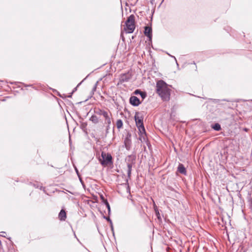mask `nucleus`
<instances>
[{"mask_svg": "<svg viewBox=\"0 0 252 252\" xmlns=\"http://www.w3.org/2000/svg\"><path fill=\"white\" fill-rule=\"evenodd\" d=\"M170 91L169 86L163 80H159L157 82V93L163 101L170 99Z\"/></svg>", "mask_w": 252, "mask_h": 252, "instance_id": "f257e3e1", "label": "nucleus"}, {"mask_svg": "<svg viewBox=\"0 0 252 252\" xmlns=\"http://www.w3.org/2000/svg\"><path fill=\"white\" fill-rule=\"evenodd\" d=\"M135 121L137 126L138 127L141 135L139 137V139L141 141L146 140V131L143 124V118L142 117L138 116L137 114L135 116Z\"/></svg>", "mask_w": 252, "mask_h": 252, "instance_id": "f03ea898", "label": "nucleus"}, {"mask_svg": "<svg viewBox=\"0 0 252 252\" xmlns=\"http://www.w3.org/2000/svg\"><path fill=\"white\" fill-rule=\"evenodd\" d=\"M135 29V17L133 15L129 16L126 22L125 31L126 33H130L133 32Z\"/></svg>", "mask_w": 252, "mask_h": 252, "instance_id": "7ed1b4c3", "label": "nucleus"}, {"mask_svg": "<svg viewBox=\"0 0 252 252\" xmlns=\"http://www.w3.org/2000/svg\"><path fill=\"white\" fill-rule=\"evenodd\" d=\"M101 157L102 160L101 159L99 160L102 165L106 166L112 164V158L110 154L102 152Z\"/></svg>", "mask_w": 252, "mask_h": 252, "instance_id": "20e7f679", "label": "nucleus"}, {"mask_svg": "<svg viewBox=\"0 0 252 252\" xmlns=\"http://www.w3.org/2000/svg\"><path fill=\"white\" fill-rule=\"evenodd\" d=\"M135 157L134 156H129L128 157L127 160L128 162L127 163V174L129 178H130L131 175V173L132 171V168L134 164H135Z\"/></svg>", "mask_w": 252, "mask_h": 252, "instance_id": "39448f33", "label": "nucleus"}, {"mask_svg": "<svg viewBox=\"0 0 252 252\" xmlns=\"http://www.w3.org/2000/svg\"><path fill=\"white\" fill-rule=\"evenodd\" d=\"M105 118V123L108 125V126H109L111 123V113L109 111H105L102 114V115Z\"/></svg>", "mask_w": 252, "mask_h": 252, "instance_id": "423d86ee", "label": "nucleus"}, {"mask_svg": "<svg viewBox=\"0 0 252 252\" xmlns=\"http://www.w3.org/2000/svg\"><path fill=\"white\" fill-rule=\"evenodd\" d=\"M131 78V74L129 72L122 74L120 75V80L121 82L128 81Z\"/></svg>", "mask_w": 252, "mask_h": 252, "instance_id": "0eeeda50", "label": "nucleus"}, {"mask_svg": "<svg viewBox=\"0 0 252 252\" xmlns=\"http://www.w3.org/2000/svg\"><path fill=\"white\" fill-rule=\"evenodd\" d=\"M118 192L124 197L131 199V195L130 190H119Z\"/></svg>", "mask_w": 252, "mask_h": 252, "instance_id": "6e6552de", "label": "nucleus"}, {"mask_svg": "<svg viewBox=\"0 0 252 252\" xmlns=\"http://www.w3.org/2000/svg\"><path fill=\"white\" fill-rule=\"evenodd\" d=\"M129 102L131 105L137 106L140 104L139 99L135 96H132L130 97Z\"/></svg>", "mask_w": 252, "mask_h": 252, "instance_id": "1a4fd4ad", "label": "nucleus"}, {"mask_svg": "<svg viewBox=\"0 0 252 252\" xmlns=\"http://www.w3.org/2000/svg\"><path fill=\"white\" fill-rule=\"evenodd\" d=\"M144 34L146 36L148 37L150 40H151L152 37V28L148 26L145 27Z\"/></svg>", "mask_w": 252, "mask_h": 252, "instance_id": "9d476101", "label": "nucleus"}, {"mask_svg": "<svg viewBox=\"0 0 252 252\" xmlns=\"http://www.w3.org/2000/svg\"><path fill=\"white\" fill-rule=\"evenodd\" d=\"M59 218L61 220H65L66 218V212L63 209H62L59 213Z\"/></svg>", "mask_w": 252, "mask_h": 252, "instance_id": "9b49d317", "label": "nucleus"}, {"mask_svg": "<svg viewBox=\"0 0 252 252\" xmlns=\"http://www.w3.org/2000/svg\"><path fill=\"white\" fill-rule=\"evenodd\" d=\"M178 171L182 174H186V169L184 165L182 164H179L178 167Z\"/></svg>", "mask_w": 252, "mask_h": 252, "instance_id": "f8f14e48", "label": "nucleus"}, {"mask_svg": "<svg viewBox=\"0 0 252 252\" xmlns=\"http://www.w3.org/2000/svg\"><path fill=\"white\" fill-rule=\"evenodd\" d=\"M135 94L140 95L142 99H144L146 96V94L145 92H143L139 90H136L134 91Z\"/></svg>", "mask_w": 252, "mask_h": 252, "instance_id": "ddd939ff", "label": "nucleus"}, {"mask_svg": "<svg viewBox=\"0 0 252 252\" xmlns=\"http://www.w3.org/2000/svg\"><path fill=\"white\" fill-rule=\"evenodd\" d=\"M32 188H34L36 189H42L41 184L40 183L37 182H34L32 184H31Z\"/></svg>", "mask_w": 252, "mask_h": 252, "instance_id": "4468645a", "label": "nucleus"}, {"mask_svg": "<svg viewBox=\"0 0 252 252\" xmlns=\"http://www.w3.org/2000/svg\"><path fill=\"white\" fill-rule=\"evenodd\" d=\"M90 120L94 124H97L98 123V119L95 115H93L90 119Z\"/></svg>", "mask_w": 252, "mask_h": 252, "instance_id": "2eb2a0df", "label": "nucleus"}, {"mask_svg": "<svg viewBox=\"0 0 252 252\" xmlns=\"http://www.w3.org/2000/svg\"><path fill=\"white\" fill-rule=\"evenodd\" d=\"M123 122L121 120L119 119L117 121L116 126L118 129H120L123 126Z\"/></svg>", "mask_w": 252, "mask_h": 252, "instance_id": "dca6fc26", "label": "nucleus"}, {"mask_svg": "<svg viewBox=\"0 0 252 252\" xmlns=\"http://www.w3.org/2000/svg\"><path fill=\"white\" fill-rule=\"evenodd\" d=\"M212 128L217 131H219L221 129L220 126L219 124H215L212 127Z\"/></svg>", "mask_w": 252, "mask_h": 252, "instance_id": "f3484780", "label": "nucleus"}, {"mask_svg": "<svg viewBox=\"0 0 252 252\" xmlns=\"http://www.w3.org/2000/svg\"><path fill=\"white\" fill-rule=\"evenodd\" d=\"M104 110H101V109H97L95 111V113L96 114H98V115H102V114L104 112Z\"/></svg>", "mask_w": 252, "mask_h": 252, "instance_id": "a211bd4d", "label": "nucleus"}, {"mask_svg": "<svg viewBox=\"0 0 252 252\" xmlns=\"http://www.w3.org/2000/svg\"><path fill=\"white\" fill-rule=\"evenodd\" d=\"M248 198L249 199L251 200L252 203V190H250L248 191Z\"/></svg>", "mask_w": 252, "mask_h": 252, "instance_id": "6ab92c4d", "label": "nucleus"}, {"mask_svg": "<svg viewBox=\"0 0 252 252\" xmlns=\"http://www.w3.org/2000/svg\"><path fill=\"white\" fill-rule=\"evenodd\" d=\"M106 207L108 209V215H109L110 214V212H111V208H110V206L108 202V201H106Z\"/></svg>", "mask_w": 252, "mask_h": 252, "instance_id": "aec40b11", "label": "nucleus"}, {"mask_svg": "<svg viewBox=\"0 0 252 252\" xmlns=\"http://www.w3.org/2000/svg\"><path fill=\"white\" fill-rule=\"evenodd\" d=\"M103 218L105 219L106 220H107L108 221H109L110 223V224H112V221L109 217H107L104 216Z\"/></svg>", "mask_w": 252, "mask_h": 252, "instance_id": "412c9836", "label": "nucleus"}, {"mask_svg": "<svg viewBox=\"0 0 252 252\" xmlns=\"http://www.w3.org/2000/svg\"><path fill=\"white\" fill-rule=\"evenodd\" d=\"M42 194H47L48 195H50L49 193H48L47 191V190L44 189V190H42ZM42 195H43V194H42Z\"/></svg>", "mask_w": 252, "mask_h": 252, "instance_id": "4be33fe9", "label": "nucleus"}, {"mask_svg": "<svg viewBox=\"0 0 252 252\" xmlns=\"http://www.w3.org/2000/svg\"><path fill=\"white\" fill-rule=\"evenodd\" d=\"M0 236H2V237H5V234H6V232H4V231H1L0 232Z\"/></svg>", "mask_w": 252, "mask_h": 252, "instance_id": "5701e85b", "label": "nucleus"}, {"mask_svg": "<svg viewBox=\"0 0 252 252\" xmlns=\"http://www.w3.org/2000/svg\"><path fill=\"white\" fill-rule=\"evenodd\" d=\"M100 198H101L102 201H103V200H104L105 199V197L102 194L100 195Z\"/></svg>", "mask_w": 252, "mask_h": 252, "instance_id": "b1692460", "label": "nucleus"}, {"mask_svg": "<svg viewBox=\"0 0 252 252\" xmlns=\"http://www.w3.org/2000/svg\"><path fill=\"white\" fill-rule=\"evenodd\" d=\"M156 214H157V216L158 217V218L159 219V212H156Z\"/></svg>", "mask_w": 252, "mask_h": 252, "instance_id": "393cba45", "label": "nucleus"}, {"mask_svg": "<svg viewBox=\"0 0 252 252\" xmlns=\"http://www.w3.org/2000/svg\"><path fill=\"white\" fill-rule=\"evenodd\" d=\"M106 201H107L106 199H105L104 200L102 201L105 205H106Z\"/></svg>", "mask_w": 252, "mask_h": 252, "instance_id": "a878e982", "label": "nucleus"}, {"mask_svg": "<svg viewBox=\"0 0 252 252\" xmlns=\"http://www.w3.org/2000/svg\"><path fill=\"white\" fill-rule=\"evenodd\" d=\"M111 225V230L113 231V223H112V224H110Z\"/></svg>", "mask_w": 252, "mask_h": 252, "instance_id": "bb28decb", "label": "nucleus"}, {"mask_svg": "<svg viewBox=\"0 0 252 252\" xmlns=\"http://www.w3.org/2000/svg\"><path fill=\"white\" fill-rule=\"evenodd\" d=\"M125 145H126V149H128V147H127L128 145H127V144H126V142L125 143Z\"/></svg>", "mask_w": 252, "mask_h": 252, "instance_id": "cd10ccee", "label": "nucleus"}, {"mask_svg": "<svg viewBox=\"0 0 252 252\" xmlns=\"http://www.w3.org/2000/svg\"><path fill=\"white\" fill-rule=\"evenodd\" d=\"M125 145H126V149H128V147H127L128 145H127V144H126V142L125 143Z\"/></svg>", "mask_w": 252, "mask_h": 252, "instance_id": "c85d7f7f", "label": "nucleus"}, {"mask_svg": "<svg viewBox=\"0 0 252 252\" xmlns=\"http://www.w3.org/2000/svg\"><path fill=\"white\" fill-rule=\"evenodd\" d=\"M66 191H68V192H70V193L73 194V192L69 191L68 189H66Z\"/></svg>", "mask_w": 252, "mask_h": 252, "instance_id": "c756f323", "label": "nucleus"}, {"mask_svg": "<svg viewBox=\"0 0 252 252\" xmlns=\"http://www.w3.org/2000/svg\"><path fill=\"white\" fill-rule=\"evenodd\" d=\"M219 101H220V100H219V99L215 100V102H219Z\"/></svg>", "mask_w": 252, "mask_h": 252, "instance_id": "7c9ffc66", "label": "nucleus"}, {"mask_svg": "<svg viewBox=\"0 0 252 252\" xmlns=\"http://www.w3.org/2000/svg\"><path fill=\"white\" fill-rule=\"evenodd\" d=\"M173 57L174 58V59H176V58H175L174 57ZM176 61L177 62V61Z\"/></svg>", "mask_w": 252, "mask_h": 252, "instance_id": "2f4dec72", "label": "nucleus"}]
</instances>
